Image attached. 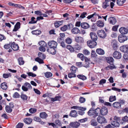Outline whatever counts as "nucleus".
Returning a JSON list of instances; mask_svg holds the SVG:
<instances>
[{
    "label": "nucleus",
    "mask_w": 128,
    "mask_h": 128,
    "mask_svg": "<svg viewBox=\"0 0 128 128\" xmlns=\"http://www.w3.org/2000/svg\"><path fill=\"white\" fill-rule=\"evenodd\" d=\"M47 51L52 55H54L56 53V50L54 48H50L47 50Z\"/></svg>",
    "instance_id": "b1692460"
},
{
    "label": "nucleus",
    "mask_w": 128,
    "mask_h": 128,
    "mask_svg": "<svg viewBox=\"0 0 128 128\" xmlns=\"http://www.w3.org/2000/svg\"><path fill=\"white\" fill-rule=\"evenodd\" d=\"M80 126V123L78 122H71L67 126V128H78Z\"/></svg>",
    "instance_id": "f03ea898"
},
{
    "label": "nucleus",
    "mask_w": 128,
    "mask_h": 128,
    "mask_svg": "<svg viewBox=\"0 0 128 128\" xmlns=\"http://www.w3.org/2000/svg\"><path fill=\"white\" fill-rule=\"evenodd\" d=\"M96 52L98 54L100 55H104V50L101 48H97L96 50Z\"/></svg>",
    "instance_id": "393cba45"
},
{
    "label": "nucleus",
    "mask_w": 128,
    "mask_h": 128,
    "mask_svg": "<svg viewBox=\"0 0 128 128\" xmlns=\"http://www.w3.org/2000/svg\"><path fill=\"white\" fill-rule=\"evenodd\" d=\"M12 42H10L9 44H6L4 46V48L6 49H9L10 47H11Z\"/></svg>",
    "instance_id": "49530a36"
},
{
    "label": "nucleus",
    "mask_w": 128,
    "mask_h": 128,
    "mask_svg": "<svg viewBox=\"0 0 128 128\" xmlns=\"http://www.w3.org/2000/svg\"><path fill=\"white\" fill-rule=\"evenodd\" d=\"M24 85L25 86L27 87L28 89H32V87L30 84L28 82H26L25 83Z\"/></svg>",
    "instance_id": "4d7b16f0"
},
{
    "label": "nucleus",
    "mask_w": 128,
    "mask_h": 128,
    "mask_svg": "<svg viewBox=\"0 0 128 128\" xmlns=\"http://www.w3.org/2000/svg\"><path fill=\"white\" fill-rule=\"evenodd\" d=\"M116 100V96H111L109 98V101L111 102Z\"/></svg>",
    "instance_id": "de8ad7c7"
},
{
    "label": "nucleus",
    "mask_w": 128,
    "mask_h": 128,
    "mask_svg": "<svg viewBox=\"0 0 128 128\" xmlns=\"http://www.w3.org/2000/svg\"><path fill=\"white\" fill-rule=\"evenodd\" d=\"M90 124L91 125L94 126H96L98 125V122L95 119H92L90 121Z\"/></svg>",
    "instance_id": "7c9ffc66"
},
{
    "label": "nucleus",
    "mask_w": 128,
    "mask_h": 128,
    "mask_svg": "<svg viewBox=\"0 0 128 128\" xmlns=\"http://www.w3.org/2000/svg\"><path fill=\"white\" fill-rule=\"evenodd\" d=\"M78 68L74 66H72L70 68V70L72 72L75 73Z\"/></svg>",
    "instance_id": "c03bdc74"
},
{
    "label": "nucleus",
    "mask_w": 128,
    "mask_h": 128,
    "mask_svg": "<svg viewBox=\"0 0 128 128\" xmlns=\"http://www.w3.org/2000/svg\"><path fill=\"white\" fill-rule=\"evenodd\" d=\"M66 48L69 50L70 52H74V48L70 45H68L66 46Z\"/></svg>",
    "instance_id": "58836bf2"
},
{
    "label": "nucleus",
    "mask_w": 128,
    "mask_h": 128,
    "mask_svg": "<svg viewBox=\"0 0 128 128\" xmlns=\"http://www.w3.org/2000/svg\"><path fill=\"white\" fill-rule=\"evenodd\" d=\"M5 109L6 112L8 113H10L12 111V109L8 105L6 106Z\"/></svg>",
    "instance_id": "72a5a7b5"
},
{
    "label": "nucleus",
    "mask_w": 128,
    "mask_h": 128,
    "mask_svg": "<svg viewBox=\"0 0 128 128\" xmlns=\"http://www.w3.org/2000/svg\"><path fill=\"white\" fill-rule=\"evenodd\" d=\"M108 20L110 23L112 25L114 24L116 22V19L113 17H110L108 19Z\"/></svg>",
    "instance_id": "aec40b11"
},
{
    "label": "nucleus",
    "mask_w": 128,
    "mask_h": 128,
    "mask_svg": "<svg viewBox=\"0 0 128 128\" xmlns=\"http://www.w3.org/2000/svg\"><path fill=\"white\" fill-rule=\"evenodd\" d=\"M83 53L85 55H88L90 54L89 51L86 49H84L83 50Z\"/></svg>",
    "instance_id": "680f3d73"
},
{
    "label": "nucleus",
    "mask_w": 128,
    "mask_h": 128,
    "mask_svg": "<svg viewBox=\"0 0 128 128\" xmlns=\"http://www.w3.org/2000/svg\"><path fill=\"white\" fill-rule=\"evenodd\" d=\"M106 59L107 62L110 64H112L114 61V58L112 57H107L106 58Z\"/></svg>",
    "instance_id": "a211bd4d"
},
{
    "label": "nucleus",
    "mask_w": 128,
    "mask_h": 128,
    "mask_svg": "<svg viewBox=\"0 0 128 128\" xmlns=\"http://www.w3.org/2000/svg\"><path fill=\"white\" fill-rule=\"evenodd\" d=\"M35 60L40 64H42L44 63L43 59L40 58L38 57H37L35 59Z\"/></svg>",
    "instance_id": "a19ab883"
},
{
    "label": "nucleus",
    "mask_w": 128,
    "mask_h": 128,
    "mask_svg": "<svg viewBox=\"0 0 128 128\" xmlns=\"http://www.w3.org/2000/svg\"><path fill=\"white\" fill-rule=\"evenodd\" d=\"M24 125V124L22 123H18L16 126V128H22Z\"/></svg>",
    "instance_id": "338daca9"
},
{
    "label": "nucleus",
    "mask_w": 128,
    "mask_h": 128,
    "mask_svg": "<svg viewBox=\"0 0 128 128\" xmlns=\"http://www.w3.org/2000/svg\"><path fill=\"white\" fill-rule=\"evenodd\" d=\"M35 19V18L34 17H32L31 18V21L29 22V23L30 24H32L36 23L37 22V20L36 21L34 20Z\"/></svg>",
    "instance_id": "6e6d98bb"
},
{
    "label": "nucleus",
    "mask_w": 128,
    "mask_h": 128,
    "mask_svg": "<svg viewBox=\"0 0 128 128\" xmlns=\"http://www.w3.org/2000/svg\"><path fill=\"white\" fill-rule=\"evenodd\" d=\"M11 76L12 75L9 72L7 74H3V77L5 78H8L9 77H11Z\"/></svg>",
    "instance_id": "79ce46f5"
},
{
    "label": "nucleus",
    "mask_w": 128,
    "mask_h": 128,
    "mask_svg": "<svg viewBox=\"0 0 128 128\" xmlns=\"http://www.w3.org/2000/svg\"><path fill=\"white\" fill-rule=\"evenodd\" d=\"M120 32L122 34H127L128 32V30L124 27H122L119 29Z\"/></svg>",
    "instance_id": "4468645a"
},
{
    "label": "nucleus",
    "mask_w": 128,
    "mask_h": 128,
    "mask_svg": "<svg viewBox=\"0 0 128 128\" xmlns=\"http://www.w3.org/2000/svg\"><path fill=\"white\" fill-rule=\"evenodd\" d=\"M112 43H113L112 46L113 49L114 50H116L118 47L117 42H112Z\"/></svg>",
    "instance_id": "052dcab7"
},
{
    "label": "nucleus",
    "mask_w": 128,
    "mask_h": 128,
    "mask_svg": "<svg viewBox=\"0 0 128 128\" xmlns=\"http://www.w3.org/2000/svg\"><path fill=\"white\" fill-rule=\"evenodd\" d=\"M81 48V46H80L78 44H77L75 46L74 49L75 50H77L79 51L80 50Z\"/></svg>",
    "instance_id": "e2e57ef3"
},
{
    "label": "nucleus",
    "mask_w": 128,
    "mask_h": 128,
    "mask_svg": "<svg viewBox=\"0 0 128 128\" xmlns=\"http://www.w3.org/2000/svg\"><path fill=\"white\" fill-rule=\"evenodd\" d=\"M0 87L3 90H6L8 88V85L6 82L2 83L0 84Z\"/></svg>",
    "instance_id": "a878e982"
},
{
    "label": "nucleus",
    "mask_w": 128,
    "mask_h": 128,
    "mask_svg": "<svg viewBox=\"0 0 128 128\" xmlns=\"http://www.w3.org/2000/svg\"><path fill=\"white\" fill-rule=\"evenodd\" d=\"M111 1V0H105V2H103L102 4V8L104 9L110 6L109 2Z\"/></svg>",
    "instance_id": "2eb2a0df"
},
{
    "label": "nucleus",
    "mask_w": 128,
    "mask_h": 128,
    "mask_svg": "<svg viewBox=\"0 0 128 128\" xmlns=\"http://www.w3.org/2000/svg\"><path fill=\"white\" fill-rule=\"evenodd\" d=\"M81 26L83 28L87 29L90 27L89 24L86 22H82L81 24Z\"/></svg>",
    "instance_id": "412c9836"
},
{
    "label": "nucleus",
    "mask_w": 128,
    "mask_h": 128,
    "mask_svg": "<svg viewBox=\"0 0 128 128\" xmlns=\"http://www.w3.org/2000/svg\"><path fill=\"white\" fill-rule=\"evenodd\" d=\"M68 77L70 78L76 77V75L75 74V73L72 72L69 73L68 74Z\"/></svg>",
    "instance_id": "09e8293b"
},
{
    "label": "nucleus",
    "mask_w": 128,
    "mask_h": 128,
    "mask_svg": "<svg viewBox=\"0 0 128 128\" xmlns=\"http://www.w3.org/2000/svg\"><path fill=\"white\" fill-rule=\"evenodd\" d=\"M20 96L23 100H26L28 99V96L26 94H21Z\"/></svg>",
    "instance_id": "a18cd8bd"
},
{
    "label": "nucleus",
    "mask_w": 128,
    "mask_h": 128,
    "mask_svg": "<svg viewBox=\"0 0 128 128\" xmlns=\"http://www.w3.org/2000/svg\"><path fill=\"white\" fill-rule=\"evenodd\" d=\"M37 111V109L36 108H31L29 110V112L32 114L36 112Z\"/></svg>",
    "instance_id": "bf43d9fd"
},
{
    "label": "nucleus",
    "mask_w": 128,
    "mask_h": 128,
    "mask_svg": "<svg viewBox=\"0 0 128 128\" xmlns=\"http://www.w3.org/2000/svg\"><path fill=\"white\" fill-rule=\"evenodd\" d=\"M78 57L80 58L82 61L84 60V56L83 54H82L79 53L77 55Z\"/></svg>",
    "instance_id": "0e129e2a"
},
{
    "label": "nucleus",
    "mask_w": 128,
    "mask_h": 128,
    "mask_svg": "<svg viewBox=\"0 0 128 128\" xmlns=\"http://www.w3.org/2000/svg\"><path fill=\"white\" fill-rule=\"evenodd\" d=\"M32 33L33 34L38 35L40 34L41 32L40 30H36L32 31Z\"/></svg>",
    "instance_id": "e433bc0d"
},
{
    "label": "nucleus",
    "mask_w": 128,
    "mask_h": 128,
    "mask_svg": "<svg viewBox=\"0 0 128 128\" xmlns=\"http://www.w3.org/2000/svg\"><path fill=\"white\" fill-rule=\"evenodd\" d=\"M39 44L40 46H46L47 45L46 43L44 41L42 40L40 42Z\"/></svg>",
    "instance_id": "3c124183"
},
{
    "label": "nucleus",
    "mask_w": 128,
    "mask_h": 128,
    "mask_svg": "<svg viewBox=\"0 0 128 128\" xmlns=\"http://www.w3.org/2000/svg\"><path fill=\"white\" fill-rule=\"evenodd\" d=\"M11 47L12 49L14 51H17L19 48V46L18 44H16L14 42H12Z\"/></svg>",
    "instance_id": "f8f14e48"
},
{
    "label": "nucleus",
    "mask_w": 128,
    "mask_h": 128,
    "mask_svg": "<svg viewBox=\"0 0 128 128\" xmlns=\"http://www.w3.org/2000/svg\"><path fill=\"white\" fill-rule=\"evenodd\" d=\"M20 22H17L14 26V28L12 31L13 32H16L20 28Z\"/></svg>",
    "instance_id": "6ab92c4d"
},
{
    "label": "nucleus",
    "mask_w": 128,
    "mask_h": 128,
    "mask_svg": "<svg viewBox=\"0 0 128 128\" xmlns=\"http://www.w3.org/2000/svg\"><path fill=\"white\" fill-rule=\"evenodd\" d=\"M128 39L127 37L124 35L120 34L118 37V40L120 42H123Z\"/></svg>",
    "instance_id": "0eeeda50"
},
{
    "label": "nucleus",
    "mask_w": 128,
    "mask_h": 128,
    "mask_svg": "<svg viewBox=\"0 0 128 128\" xmlns=\"http://www.w3.org/2000/svg\"><path fill=\"white\" fill-rule=\"evenodd\" d=\"M126 0H117L116 2L119 6H122L126 2Z\"/></svg>",
    "instance_id": "4c0bfd02"
},
{
    "label": "nucleus",
    "mask_w": 128,
    "mask_h": 128,
    "mask_svg": "<svg viewBox=\"0 0 128 128\" xmlns=\"http://www.w3.org/2000/svg\"><path fill=\"white\" fill-rule=\"evenodd\" d=\"M61 98L60 96H56L54 98H51V100L52 101H54L57 100H59V99Z\"/></svg>",
    "instance_id": "8fccbe9b"
},
{
    "label": "nucleus",
    "mask_w": 128,
    "mask_h": 128,
    "mask_svg": "<svg viewBox=\"0 0 128 128\" xmlns=\"http://www.w3.org/2000/svg\"><path fill=\"white\" fill-rule=\"evenodd\" d=\"M123 58L125 60H128V52H126L124 54Z\"/></svg>",
    "instance_id": "774afa93"
},
{
    "label": "nucleus",
    "mask_w": 128,
    "mask_h": 128,
    "mask_svg": "<svg viewBox=\"0 0 128 128\" xmlns=\"http://www.w3.org/2000/svg\"><path fill=\"white\" fill-rule=\"evenodd\" d=\"M52 73L49 72H47L44 73V76L47 78H48L52 77Z\"/></svg>",
    "instance_id": "c9c22d12"
},
{
    "label": "nucleus",
    "mask_w": 128,
    "mask_h": 128,
    "mask_svg": "<svg viewBox=\"0 0 128 128\" xmlns=\"http://www.w3.org/2000/svg\"><path fill=\"white\" fill-rule=\"evenodd\" d=\"M97 122L100 124L106 123L107 121L105 118L102 116H99L97 118Z\"/></svg>",
    "instance_id": "20e7f679"
},
{
    "label": "nucleus",
    "mask_w": 128,
    "mask_h": 128,
    "mask_svg": "<svg viewBox=\"0 0 128 128\" xmlns=\"http://www.w3.org/2000/svg\"><path fill=\"white\" fill-rule=\"evenodd\" d=\"M101 110V114L102 116H104L107 114L108 113V110L107 108L104 106L102 107Z\"/></svg>",
    "instance_id": "1a4fd4ad"
},
{
    "label": "nucleus",
    "mask_w": 128,
    "mask_h": 128,
    "mask_svg": "<svg viewBox=\"0 0 128 128\" xmlns=\"http://www.w3.org/2000/svg\"><path fill=\"white\" fill-rule=\"evenodd\" d=\"M74 40L76 42L79 44H82L84 42L83 38L78 36H76L75 37Z\"/></svg>",
    "instance_id": "9b49d317"
},
{
    "label": "nucleus",
    "mask_w": 128,
    "mask_h": 128,
    "mask_svg": "<svg viewBox=\"0 0 128 128\" xmlns=\"http://www.w3.org/2000/svg\"><path fill=\"white\" fill-rule=\"evenodd\" d=\"M65 42L68 44H70L72 42V39L69 38H67L65 40Z\"/></svg>",
    "instance_id": "864d4df0"
},
{
    "label": "nucleus",
    "mask_w": 128,
    "mask_h": 128,
    "mask_svg": "<svg viewBox=\"0 0 128 128\" xmlns=\"http://www.w3.org/2000/svg\"><path fill=\"white\" fill-rule=\"evenodd\" d=\"M111 124L113 126L116 128L119 127L120 125L118 122L116 121H112Z\"/></svg>",
    "instance_id": "c85d7f7f"
},
{
    "label": "nucleus",
    "mask_w": 128,
    "mask_h": 128,
    "mask_svg": "<svg viewBox=\"0 0 128 128\" xmlns=\"http://www.w3.org/2000/svg\"><path fill=\"white\" fill-rule=\"evenodd\" d=\"M72 109H74L78 110H80L81 109H84V110H86V108L83 107H81L77 106H74L71 107Z\"/></svg>",
    "instance_id": "2f4dec72"
},
{
    "label": "nucleus",
    "mask_w": 128,
    "mask_h": 128,
    "mask_svg": "<svg viewBox=\"0 0 128 128\" xmlns=\"http://www.w3.org/2000/svg\"><path fill=\"white\" fill-rule=\"evenodd\" d=\"M77 77L79 79L82 80H86V76L84 75H81L79 74L77 76Z\"/></svg>",
    "instance_id": "603ef678"
},
{
    "label": "nucleus",
    "mask_w": 128,
    "mask_h": 128,
    "mask_svg": "<svg viewBox=\"0 0 128 128\" xmlns=\"http://www.w3.org/2000/svg\"><path fill=\"white\" fill-rule=\"evenodd\" d=\"M88 114L90 116L95 118L99 115L101 114L100 109L98 107L94 110L93 107H92L88 112Z\"/></svg>",
    "instance_id": "f257e3e1"
},
{
    "label": "nucleus",
    "mask_w": 128,
    "mask_h": 128,
    "mask_svg": "<svg viewBox=\"0 0 128 128\" xmlns=\"http://www.w3.org/2000/svg\"><path fill=\"white\" fill-rule=\"evenodd\" d=\"M87 44L88 46L90 48H95L97 45L96 42L92 40H88L87 42Z\"/></svg>",
    "instance_id": "39448f33"
},
{
    "label": "nucleus",
    "mask_w": 128,
    "mask_h": 128,
    "mask_svg": "<svg viewBox=\"0 0 128 128\" xmlns=\"http://www.w3.org/2000/svg\"><path fill=\"white\" fill-rule=\"evenodd\" d=\"M69 116L73 118H75L77 116V112L75 110H72L69 114Z\"/></svg>",
    "instance_id": "f3484780"
},
{
    "label": "nucleus",
    "mask_w": 128,
    "mask_h": 128,
    "mask_svg": "<svg viewBox=\"0 0 128 128\" xmlns=\"http://www.w3.org/2000/svg\"><path fill=\"white\" fill-rule=\"evenodd\" d=\"M113 56L115 58L120 59L122 57L121 53L118 51H115L113 54Z\"/></svg>",
    "instance_id": "6e6552de"
},
{
    "label": "nucleus",
    "mask_w": 128,
    "mask_h": 128,
    "mask_svg": "<svg viewBox=\"0 0 128 128\" xmlns=\"http://www.w3.org/2000/svg\"><path fill=\"white\" fill-rule=\"evenodd\" d=\"M48 44L50 48H56L57 45V42L54 40L50 41L48 42Z\"/></svg>",
    "instance_id": "423d86ee"
},
{
    "label": "nucleus",
    "mask_w": 128,
    "mask_h": 128,
    "mask_svg": "<svg viewBox=\"0 0 128 128\" xmlns=\"http://www.w3.org/2000/svg\"><path fill=\"white\" fill-rule=\"evenodd\" d=\"M71 32L73 34H78L80 33V30L78 28L74 27L72 29Z\"/></svg>",
    "instance_id": "4be33fe9"
},
{
    "label": "nucleus",
    "mask_w": 128,
    "mask_h": 128,
    "mask_svg": "<svg viewBox=\"0 0 128 128\" xmlns=\"http://www.w3.org/2000/svg\"><path fill=\"white\" fill-rule=\"evenodd\" d=\"M96 54L94 50H92L91 51V58H95L96 57Z\"/></svg>",
    "instance_id": "69168bd1"
},
{
    "label": "nucleus",
    "mask_w": 128,
    "mask_h": 128,
    "mask_svg": "<svg viewBox=\"0 0 128 128\" xmlns=\"http://www.w3.org/2000/svg\"><path fill=\"white\" fill-rule=\"evenodd\" d=\"M68 29V26L66 25H64L63 26L61 27L60 30L62 31H66Z\"/></svg>",
    "instance_id": "13d9d810"
},
{
    "label": "nucleus",
    "mask_w": 128,
    "mask_h": 128,
    "mask_svg": "<svg viewBox=\"0 0 128 128\" xmlns=\"http://www.w3.org/2000/svg\"><path fill=\"white\" fill-rule=\"evenodd\" d=\"M38 58L42 59H44L46 58V56L42 52H39L38 53Z\"/></svg>",
    "instance_id": "f704fd0d"
},
{
    "label": "nucleus",
    "mask_w": 128,
    "mask_h": 128,
    "mask_svg": "<svg viewBox=\"0 0 128 128\" xmlns=\"http://www.w3.org/2000/svg\"><path fill=\"white\" fill-rule=\"evenodd\" d=\"M64 21L63 20H56L54 22V24L55 27L56 28L58 27L61 25H62Z\"/></svg>",
    "instance_id": "dca6fc26"
},
{
    "label": "nucleus",
    "mask_w": 128,
    "mask_h": 128,
    "mask_svg": "<svg viewBox=\"0 0 128 128\" xmlns=\"http://www.w3.org/2000/svg\"><path fill=\"white\" fill-rule=\"evenodd\" d=\"M97 34L98 36L101 38H105L106 36V35L105 31L103 30H98Z\"/></svg>",
    "instance_id": "7ed1b4c3"
},
{
    "label": "nucleus",
    "mask_w": 128,
    "mask_h": 128,
    "mask_svg": "<svg viewBox=\"0 0 128 128\" xmlns=\"http://www.w3.org/2000/svg\"><path fill=\"white\" fill-rule=\"evenodd\" d=\"M96 24L99 27L102 28L104 26V22L100 20H99L96 22Z\"/></svg>",
    "instance_id": "c756f323"
},
{
    "label": "nucleus",
    "mask_w": 128,
    "mask_h": 128,
    "mask_svg": "<svg viewBox=\"0 0 128 128\" xmlns=\"http://www.w3.org/2000/svg\"><path fill=\"white\" fill-rule=\"evenodd\" d=\"M120 50L122 52L126 53L128 52V45H124L120 46Z\"/></svg>",
    "instance_id": "9d476101"
},
{
    "label": "nucleus",
    "mask_w": 128,
    "mask_h": 128,
    "mask_svg": "<svg viewBox=\"0 0 128 128\" xmlns=\"http://www.w3.org/2000/svg\"><path fill=\"white\" fill-rule=\"evenodd\" d=\"M32 120V119L30 118H26L24 120V122L27 124H30Z\"/></svg>",
    "instance_id": "5701e85b"
},
{
    "label": "nucleus",
    "mask_w": 128,
    "mask_h": 128,
    "mask_svg": "<svg viewBox=\"0 0 128 128\" xmlns=\"http://www.w3.org/2000/svg\"><path fill=\"white\" fill-rule=\"evenodd\" d=\"M90 35L92 40L96 42L98 39V36L94 32H91L90 34Z\"/></svg>",
    "instance_id": "ddd939ff"
},
{
    "label": "nucleus",
    "mask_w": 128,
    "mask_h": 128,
    "mask_svg": "<svg viewBox=\"0 0 128 128\" xmlns=\"http://www.w3.org/2000/svg\"><path fill=\"white\" fill-rule=\"evenodd\" d=\"M112 106L114 108H118L121 106V104L120 103L118 102H116L112 104Z\"/></svg>",
    "instance_id": "bb28decb"
},
{
    "label": "nucleus",
    "mask_w": 128,
    "mask_h": 128,
    "mask_svg": "<svg viewBox=\"0 0 128 128\" xmlns=\"http://www.w3.org/2000/svg\"><path fill=\"white\" fill-rule=\"evenodd\" d=\"M14 6L16 8H22V9H24L25 8L24 7L22 6L20 4H14Z\"/></svg>",
    "instance_id": "5fc2aeb1"
},
{
    "label": "nucleus",
    "mask_w": 128,
    "mask_h": 128,
    "mask_svg": "<svg viewBox=\"0 0 128 128\" xmlns=\"http://www.w3.org/2000/svg\"><path fill=\"white\" fill-rule=\"evenodd\" d=\"M18 61L20 65H22L24 63V61L23 60V58L22 57L19 58L18 59Z\"/></svg>",
    "instance_id": "473e14b6"
},
{
    "label": "nucleus",
    "mask_w": 128,
    "mask_h": 128,
    "mask_svg": "<svg viewBox=\"0 0 128 128\" xmlns=\"http://www.w3.org/2000/svg\"><path fill=\"white\" fill-rule=\"evenodd\" d=\"M105 14H101L100 16H99V15H97V16H98V18H103L106 21V18L108 17V15H106L104 16Z\"/></svg>",
    "instance_id": "ea45409f"
},
{
    "label": "nucleus",
    "mask_w": 128,
    "mask_h": 128,
    "mask_svg": "<svg viewBox=\"0 0 128 128\" xmlns=\"http://www.w3.org/2000/svg\"><path fill=\"white\" fill-rule=\"evenodd\" d=\"M40 117L42 118H46L47 117V114L44 112H41L40 114Z\"/></svg>",
    "instance_id": "cd10ccee"
},
{
    "label": "nucleus",
    "mask_w": 128,
    "mask_h": 128,
    "mask_svg": "<svg viewBox=\"0 0 128 128\" xmlns=\"http://www.w3.org/2000/svg\"><path fill=\"white\" fill-rule=\"evenodd\" d=\"M122 120L123 121V122H120V123L122 124L126 122H128V117L126 116H124L122 118Z\"/></svg>",
    "instance_id": "37998d69"
}]
</instances>
